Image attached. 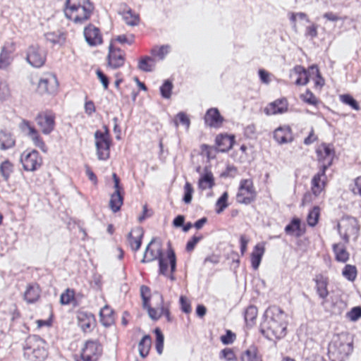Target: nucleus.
Returning <instances> with one entry per match:
<instances>
[{
  "label": "nucleus",
  "mask_w": 361,
  "mask_h": 361,
  "mask_svg": "<svg viewBox=\"0 0 361 361\" xmlns=\"http://www.w3.org/2000/svg\"><path fill=\"white\" fill-rule=\"evenodd\" d=\"M25 355L31 361H42L47 356V343L37 336H29L24 347Z\"/></svg>",
  "instance_id": "3"
},
{
  "label": "nucleus",
  "mask_w": 361,
  "mask_h": 361,
  "mask_svg": "<svg viewBox=\"0 0 361 361\" xmlns=\"http://www.w3.org/2000/svg\"><path fill=\"white\" fill-rule=\"evenodd\" d=\"M265 248L263 245L257 244L251 253V265L254 270H257L261 263L262 257L264 254Z\"/></svg>",
  "instance_id": "29"
},
{
  "label": "nucleus",
  "mask_w": 361,
  "mask_h": 361,
  "mask_svg": "<svg viewBox=\"0 0 361 361\" xmlns=\"http://www.w3.org/2000/svg\"><path fill=\"white\" fill-rule=\"evenodd\" d=\"M152 345V338L150 336L145 335L142 337L140 341L138 343V350L140 355L142 357H147L149 354V352L151 349Z\"/></svg>",
  "instance_id": "36"
},
{
  "label": "nucleus",
  "mask_w": 361,
  "mask_h": 361,
  "mask_svg": "<svg viewBox=\"0 0 361 361\" xmlns=\"http://www.w3.org/2000/svg\"><path fill=\"white\" fill-rule=\"evenodd\" d=\"M168 245L166 258H164L162 252L159 251V274H162L171 281H174L176 280L174 273L176 271V256L174 250L171 247L170 242H169Z\"/></svg>",
  "instance_id": "6"
},
{
  "label": "nucleus",
  "mask_w": 361,
  "mask_h": 361,
  "mask_svg": "<svg viewBox=\"0 0 361 361\" xmlns=\"http://www.w3.org/2000/svg\"><path fill=\"white\" fill-rule=\"evenodd\" d=\"M300 98L304 102H305L308 104L317 106L319 103L318 99L308 89L306 90V92L304 94H302L300 95Z\"/></svg>",
  "instance_id": "51"
},
{
  "label": "nucleus",
  "mask_w": 361,
  "mask_h": 361,
  "mask_svg": "<svg viewBox=\"0 0 361 361\" xmlns=\"http://www.w3.org/2000/svg\"><path fill=\"white\" fill-rule=\"evenodd\" d=\"M140 296L142 300V307L147 310L149 316L154 320L157 319V310L151 307L149 301L152 297L150 288L145 285L140 286Z\"/></svg>",
  "instance_id": "21"
},
{
  "label": "nucleus",
  "mask_w": 361,
  "mask_h": 361,
  "mask_svg": "<svg viewBox=\"0 0 361 361\" xmlns=\"http://www.w3.org/2000/svg\"><path fill=\"white\" fill-rule=\"evenodd\" d=\"M332 250L335 255V259L337 262L345 263L348 261L350 253L347 251L343 244L335 243L332 245Z\"/></svg>",
  "instance_id": "30"
},
{
  "label": "nucleus",
  "mask_w": 361,
  "mask_h": 361,
  "mask_svg": "<svg viewBox=\"0 0 361 361\" xmlns=\"http://www.w3.org/2000/svg\"><path fill=\"white\" fill-rule=\"evenodd\" d=\"M228 192H224L221 195V196L217 200L216 203V206L217 207V208L216 209V212L217 214H221L228 207Z\"/></svg>",
  "instance_id": "50"
},
{
  "label": "nucleus",
  "mask_w": 361,
  "mask_h": 361,
  "mask_svg": "<svg viewBox=\"0 0 361 361\" xmlns=\"http://www.w3.org/2000/svg\"><path fill=\"white\" fill-rule=\"evenodd\" d=\"M75 300V291L73 289H66L60 296V303L67 305Z\"/></svg>",
  "instance_id": "41"
},
{
  "label": "nucleus",
  "mask_w": 361,
  "mask_h": 361,
  "mask_svg": "<svg viewBox=\"0 0 361 361\" xmlns=\"http://www.w3.org/2000/svg\"><path fill=\"white\" fill-rule=\"evenodd\" d=\"M274 138L280 145L291 142L294 139L292 130L288 126L276 128L274 132Z\"/></svg>",
  "instance_id": "22"
},
{
  "label": "nucleus",
  "mask_w": 361,
  "mask_h": 361,
  "mask_svg": "<svg viewBox=\"0 0 361 361\" xmlns=\"http://www.w3.org/2000/svg\"><path fill=\"white\" fill-rule=\"evenodd\" d=\"M288 106V101L286 98L278 99L270 103L264 109V112L267 115L283 114L287 111Z\"/></svg>",
  "instance_id": "25"
},
{
  "label": "nucleus",
  "mask_w": 361,
  "mask_h": 361,
  "mask_svg": "<svg viewBox=\"0 0 361 361\" xmlns=\"http://www.w3.org/2000/svg\"><path fill=\"white\" fill-rule=\"evenodd\" d=\"M319 207L317 206H315L313 207V209L310 211L308 215H307V224L310 226H314L317 223L319 220Z\"/></svg>",
  "instance_id": "48"
},
{
  "label": "nucleus",
  "mask_w": 361,
  "mask_h": 361,
  "mask_svg": "<svg viewBox=\"0 0 361 361\" xmlns=\"http://www.w3.org/2000/svg\"><path fill=\"white\" fill-rule=\"evenodd\" d=\"M94 6L90 0H66L63 12L66 18L76 24L90 19Z\"/></svg>",
  "instance_id": "2"
},
{
  "label": "nucleus",
  "mask_w": 361,
  "mask_h": 361,
  "mask_svg": "<svg viewBox=\"0 0 361 361\" xmlns=\"http://www.w3.org/2000/svg\"><path fill=\"white\" fill-rule=\"evenodd\" d=\"M313 281L315 283L314 288L319 298L326 300L329 295L328 290L329 278L322 274H317L314 276Z\"/></svg>",
  "instance_id": "18"
},
{
  "label": "nucleus",
  "mask_w": 361,
  "mask_h": 361,
  "mask_svg": "<svg viewBox=\"0 0 361 361\" xmlns=\"http://www.w3.org/2000/svg\"><path fill=\"white\" fill-rule=\"evenodd\" d=\"M355 195L361 196V176L355 179V185L352 189Z\"/></svg>",
  "instance_id": "64"
},
{
  "label": "nucleus",
  "mask_w": 361,
  "mask_h": 361,
  "mask_svg": "<svg viewBox=\"0 0 361 361\" xmlns=\"http://www.w3.org/2000/svg\"><path fill=\"white\" fill-rule=\"evenodd\" d=\"M157 50L153 48L151 50L152 56H144L140 58L137 62V68L144 72H150L154 69L156 66V56L157 55Z\"/></svg>",
  "instance_id": "23"
},
{
  "label": "nucleus",
  "mask_w": 361,
  "mask_h": 361,
  "mask_svg": "<svg viewBox=\"0 0 361 361\" xmlns=\"http://www.w3.org/2000/svg\"><path fill=\"white\" fill-rule=\"evenodd\" d=\"M180 305L183 312L188 314L191 312L190 303L185 296L181 295L180 297Z\"/></svg>",
  "instance_id": "60"
},
{
  "label": "nucleus",
  "mask_w": 361,
  "mask_h": 361,
  "mask_svg": "<svg viewBox=\"0 0 361 361\" xmlns=\"http://www.w3.org/2000/svg\"><path fill=\"white\" fill-rule=\"evenodd\" d=\"M124 192L114 191L110 196L109 207L110 209L116 213L119 212L123 204Z\"/></svg>",
  "instance_id": "28"
},
{
  "label": "nucleus",
  "mask_w": 361,
  "mask_h": 361,
  "mask_svg": "<svg viewBox=\"0 0 361 361\" xmlns=\"http://www.w3.org/2000/svg\"><path fill=\"white\" fill-rule=\"evenodd\" d=\"M15 145V140L11 134L1 132L0 133V149H7Z\"/></svg>",
  "instance_id": "40"
},
{
  "label": "nucleus",
  "mask_w": 361,
  "mask_h": 361,
  "mask_svg": "<svg viewBox=\"0 0 361 361\" xmlns=\"http://www.w3.org/2000/svg\"><path fill=\"white\" fill-rule=\"evenodd\" d=\"M77 324L84 333H90L97 326V320L93 314L84 310L76 312Z\"/></svg>",
  "instance_id": "14"
},
{
  "label": "nucleus",
  "mask_w": 361,
  "mask_h": 361,
  "mask_svg": "<svg viewBox=\"0 0 361 361\" xmlns=\"http://www.w3.org/2000/svg\"><path fill=\"white\" fill-rule=\"evenodd\" d=\"M339 97L340 100L343 104L350 106L353 109L356 111H359L360 109L358 102L350 94H341Z\"/></svg>",
  "instance_id": "47"
},
{
  "label": "nucleus",
  "mask_w": 361,
  "mask_h": 361,
  "mask_svg": "<svg viewBox=\"0 0 361 361\" xmlns=\"http://www.w3.org/2000/svg\"><path fill=\"white\" fill-rule=\"evenodd\" d=\"M194 192L192 185L189 182H186L184 185V195L183 201L185 204H190L192 201V193Z\"/></svg>",
  "instance_id": "52"
},
{
  "label": "nucleus",
  "mask_w": 361,
  "mask_h": 361,
  "mask_svg": "<svg viewBox=\"0 0 361 361\" xmlns=\"http://www.w3.org/2000/svg\"><path fill=\"white\" fill-rule=\"evenodd\" d=\"M338 233L345 244L348 243L351 237L357 239L359 235V226L355 218L348 216L343 218L337 225Z\"/></svg>",
  "instance_id": "7"
},
{
  "label": "nucleus",
  "mask_w": 361,
  "mask_h": 361,
  "mask_svg": "<svg viewBox=\"0 0 361 361\" xmlns=\"http://www.w3.org/2000/svg\"><path fill=\"white\" fill-rule=\"evenodd\" d=\"M11 95L9 85L0 80V99L4 100Z\"/></svg>",
  "instance_id": "56"
},
{
  "label": "nucleus",
  "mask_w": 361,
  "mask_h": 361,
  "mask_svg": "<svg viewBox=\"0 0 361 361\" xmlns=\"http://www.w3.org/2000/svg\"><path fill=\"white\" fill-rule=\"evenodd\" d=\"M59 85L56 75L53 73L47 72L39 80L36 92L40 95H55L58 92Z\"/></svg>",
  "instance_id": "8"
},
{
  "label": "nucleus",
  "mask_w": 361,
  "mask_h": 361,
  "mask_svg": "<svg viewBox=\"0 0 361 361\" xmlns=\"http://www.w3.org/2000/svg\"><path fill=\"white\" fill-rule=\"evenodd\" d=\"M256 134V126L255 124H250L244 128V135L250 139L253 138Z\"/></svg>",
  "instance_id": "62"
},
{
  "label": "nucleus",
  "mask_w": 361,
  "mask_h": 361,
  "mask_svg": "<svg viewBox=\"0 0 361 361\" xmlns=\"http://www.w3.org/2000/svg\"><path fill=\"white\" fill-rule=\"evenodd\" d=\"M221 357L226 359L228 361H231L235 359V354L231 348H224L221 351Z\"/></svg>",
  "instance_id": "63"
},
{
  "label": "nucleus",
  "mask_w": 361,
  "mask_h": 361,
  "mask_svg": "<svg viewBox=\"0 0 361 361\" xmlns=\"http://www.w3.org/2000/svg\"><path fill=\"white\" fill-rule=\"evenodd\" d=\"M204 120L207 126L218 128L222 126L224 118L217 108H210L207 111Z\"/></svg>",
  "instance_id": "19"
},
{
  "label": "nucleus",
  "mask_w": 361,
  "mask_h": 361,
  "mask_svg": "<svg viewBox=\"0 0 361 361\" xmlns=\"http://www.w3.org/2000/svg\"><path fill=\"white\" fill-rule=\"evenodd\" d=\"M103 128V131L98 130L94 133V140L97 157L99 160L105 161L110 157L112 139L108 127L104 126Z\"/></svg>",
  "instance_id": "5"
},
{
  "label": "nucleus",
  "mask_w": 361,
  "mask_h": 361,
  "mask_svg": "<svg viewBox=\"0 0 361 361\" xmlns=\"http://www.w3.org/2000/svg\"><path fill=\"white\" fill-rule=\"evenodd\" d=\"M123 18L126 23L129 25H137L140 22L139 15L134 13L132 10H128L123 13Z\"/></svg>",
  "instance_id": "43"
},
{
  "label": "nucleus",
  "mask_w": 361,
  "mask_h": 361,
  "mask_svg": "<svg viewBox=\"0 0 361 361\" xmlns=\"http://www.w3.org/2000/svg\"><path fill=\"white\" fill-rule=\"evenodd\" d=\"M238 172V169L234 166H228L226 170L221 173V176L223 178H234Z\"/></svg>",
  "instance_id": "61"
},
{
  "label": "nucleus",
  "mask_w": 361,
  "mask_h": 361,
  "mask_svg": "<svg viewBox=\"0 0 361 361\" xmlns=\"http://www.w3.org/2000/svg\"><path fill=\"white\" fill-rule=\"evenodd\" d=\"M342 274L346 279L353 282L357 277V269L354 265L346 264L343 269Z\"/></svg>",
  "instance_id": "45"
},
{
  "label": "nucleus",
  "mask_w": 361,
  "mask_h": 361,
  "mask_svg": "<svg viewBox=\"0 0 361 361\" xmlns=\"http://www.w3.org/2000/svg\"><path fill=\"white\" fill-rule=\"evenodd\" d=\"M20 162L25 171H35L43 164V158L36 149L25 150L20 156Z\"/></svg>",
  "instance_id": "11"
},
{
  "label": "nucleus",
  "mask_w": 361,
  "mask_h": 361,
  "mask_svg": "<svg viewBox=\"0 0 361 361\" xmlns=\"http://www.w3.org/2000/svg\"><path fill=\"white\" fill-rule=\"evenodd\" d=\"M234 137L219 135L216 137V144L219 147V151L224 152L228 151L233 146Z\"/></svg>",
  "instance_id": "32"
},
{
  "label": "nucleus",
  "mask_w": 361,
  "mask_h": 361,
  "mask_svg": "<svg viewBox=\"0 0 361 361\" xmlns=\"http://www.w3.org/2000/svg\"><path fill=\"white\" fill-rule=\"evenodd\" d=\"M42 292V288L38 283L30 282L25 286L23 298L27 304H35L41 299Z\"/></svg>",
  "instance_id": "17"
},
{
  "label": "nucleus",
  "mask_w": 361,
  "mask_h": 361,
  "mask_svg": "<svg viewBox=\"0 0 361 361\" xmlns=\"http://www.w3.org/2000/svg\"><path fill=\"white\" fill-rule=\"evenodd\" d=\"M214 185V179L213 174L211 171H207L202 175L198 181L199 188L205 190L207 188H212Z\"/></svg>",
  "instance_id": "37"
},
{
  "label": "nucleus",
  "mask_w": 361,
  "mask_h": 361,
  "mask_svg": "<svg viewBox=\"0 0 361 361\" xmlns=\"http://www.w3.org/2000/svg\"><path fill=\"white\" fill-rule=\"evenodd\" d=\"M286 313L279 307H269L265 311L260 324V333L269 340L282 338L286 334Z\"/></svg>",
  "instance_id": "1"
},
{
  "label": "nucleus",
  "mask_w": 361,
  "mask_h": 361,
  "mask_svg": "<svg viewBox=\"0 0 361 361\" xmlns=\"http://www.w3.org/2000/svg\"><path fill=\"white\" fill-rule=\"evenodd\" d=\"M326 180V176L324 171L322 173L321 171H319L318 173L313 176L311 180V190L315 197L319 196L324 190Z\"/></svg>",
  "instance_id": "26"
},
{
  "label": "nucleus",
  "mask_w": 361,
  "mask_h": 361,
  "mask_svg": "<svg viewBox=\"0 0 361 361\" xmlns=\"http://www.w3.org/2000/svg\"><path fill=\"white\" fill-rule=\"evenodd\" d=\"M285 232L287 235L300 237L303 234L301 229V221L298 218H293L291 221L285 227Z\"/></svg>",
  "instance_id": "31"
},
{
  "label": "nucleus",
  "mask_w": 361,
  "mask_h": 361,
  "mask_svg": "<svg viewBox=\"0 0 361 361\" xmlns=\"http://www.w3.org/2000/svg\"><path fill=\"white\" fill-rule=\"evenodd\" d=\"M53 310L51 307L48 308V317L45 319H37L35 324L37 329H40L44 327H51L53 324Z\"/></svg>",
  "instance_id": "44"
},
{
  "label": "nucleus",
  "mask_w": 361,
  "mask_h": 361,
  "mask_svg": "<svg viewBox=\"0 0 361 361\" xmlns=\"http://www.w3.org/2000/svg\"><path fill=\"white\" fill-rule=\"evenodd\" d=\"M203 238L202 235L199 236L193 235L190 240L188 241L185 247L187 252H192L195 245Z\"/></svg>",
  "instance_id": "58"
},
{
  "label": "nucleus",
  "mask_w": 361,
  "mask_h": 361,
  "mask_svg": "<svg viewBox=\"0 0 361 361\" xmlns=\"http://www.w3.org/2000/svg\"><path fill=\"white\" fill-rule=\"evenodd\" d=\"M83 35L87 43L91 47H97L103 43V36L100 29L93 24L85 27Z\"/></svg>",
  "instance_id": "16"
},
{
  "label": "nucleus",
  "mask_w": 361,
  "mask_h": 361,
  "mask_svg": "<svg viewBox=\"0 0 361 361\" xmlns=\"http://www.w3.org/2000/svg\"><path fill=\"white\" fill-rule=\"evenodd\" d=\"M310 71L312 74H315L317 76V80L314 82V86L316 87H322L324 85V80L321 76L319 70L316 65H312L310 67Z\"/></svg>",
  "instance_id": "54"
},
{
  "label": "nucleus",
  "mask_w": 361,
  "mask_h": 361,
  "mask_svg": "<svg viewBox=\"0 0 361 361\" xmlns=\"http://www.w3.org/2000/svg\"><path fill=\"white\" fill-rule=\"evenodd\" d=\"M16 44L14 42L7 43L3 46L0 52V56L6 59L8 63H11V55L15 51Z\"/></svg>",
  "instance_id": "42"
},
{
  "label": "nucleus",
  "mask_w": 361,
  "mask_h": 361,
  "mask_svg": "<svg viewBox=\"0 0 361 361\" xmlns=\"http://www.w3.org/2000/svg\"><path fill=\"white\" fill-rule=\"evenodd\" d=\"M157 259H158V246L155 240H152L146 248L142 261L149 262Z\"/></svg>",
  "instance_id": "33"
},
{
  "label": "nucleus",
  "mask_w": 361,
  "mask_h": 361,
  "mask_svg": "<svg viewBox=\"0 0 361 361\" xmlns=\"http://www.w3.org/2000/svg\"><path fill=\"white\" fill-rule=\"evenodd\" d=\"M257 197L253 181L251 179H242L240 182L236 200L240 204L245 205L255 202Z\"/></svg>",
  "instance_id": "9"
},
{
  "label": "nucleus",
  "mask_w": 361,
  "mask_h": 361,
  "mask_svg": "<svg viewBox=\"0 0 361 361\" xmlns=\"http://www.w3.org/2000/svg\"><path fill=\"white\" fill-rule=\"evenodd\" d=\"M23 123L28 129V136L32 140L34 145L40 149L42 152H47V147L38 130L35 127L32 126L28 121H23Z\"/></svg>",
  "instance_id": "24"
},
{
  "label": "nucleus",
  "mask_w": 361,
  "mask_h": 361,
  "mask_svg": "<svg viewBox=\"0 0 361 361\" xmlns=\"http://www.w3.org/2000/svg\"><path fill=\"white\" fill-rule=\"evenodd\" d=\"M236 336L231 330H227L225 335L221 336V341L224 345H229L234 342Z\"/></svg>",
  "instance_id": "57"
},
{
  "label": "nucleus",
  "mask_w": 361,
  "mask_h": 361,
  "mask_svg": "<svg viewBox=\"0 0 361 361\" xmlns=\"http://www.w3.org/2000/svg\"><path fill=\"white\" fill-rule=\"evenodd\" d=\"M103 354V345L98 339H87L80 346L75 361H99Z\"/></svg>",
  "instance_id": "4"
},
{
  "label": "nucleus",
  "mask_w": 361,
  "mask_h": 361,
  "mask_svg": "<svg viewBox=\"0 0 361 361\" xmlns=\"http://www.w3.org/2000/svg\"><path fill=\"white\" fill-rule=\"evenodd\" d=\"M153 214V211L152 209L148 208V206L145 204L142 207V212L141 214H140L137 217V220L139 222H142L146 219L149 218Z\"/></svg>",
  "instance_id": "59"
},
{
  "label": "nucleus",
  "mask_w": 361,
  "mask_h": 361,
  "mask_svg": "<svg viewBox=\"0 0 361 361\" xmlns=\"http://www.w3.org/2000/svg\"><path fill=\"white\" fill-rule=\"evenodd\" d=\"M26 59L32 66L40 68L46 62V54L39 46L31 45L27 49Z\"/></svg>",
  "instance_id": "15"
},
{
  "label": "nucleus",
  "mask_w": 361,
  "mask_h": 361,
  "mask_svg": "<svg viewBox=\"0 0 361 361\" xmlns=\"http://www.w3.org/2000/svg\"><path fill=\"white\" fill-rule=\"evenodd\" d=\"M114 43V44H116V42H118L120 44H127L128 45H131L134 44L135 42V36L133 35H118L113 39H111V42Z\"/></svg>",
  "instance_id": "46"
},
{
  "label": "nucleus",
  "mask_w": 361,
  "mask_h": 361,
  "mask_svg": "<svg viewBox=\"0 0 361 361\" xmlns=\"http://www.w3.org/2000/svg\"><path fill=\"white\" fill-rule=\"evenodd\" d=\"M14 166L9 160H5L0 164V173L4 180L8 181L13 172Z\"/></svg>",
  "instance_id": "39"
},
{
  "label": "nucleus",
  "mask_w": 361,
  "mask_h": 361,
  "mask_svg": "<svg viewBox=\"0 0 361 361\" xmlns=\"http://www.w3.org/2000/svg\"><path fill=\"white\" fill-rule=\"evenodd\" d=\"M241 361H262L256 346L251 345L241 356Z\"/></svg>",
  "instance_id": "35"
},
{
  "label": "nucleus",
  "mask_w": 361,
  "mask_h": 361,
  "mask_svg": "<svg viewBox=\"0 0 361 361\" xmlns=\"http://www.w3.org/2000/svg\"><path fill=\"white\" fill-rule=\"evenodd\" d=\"M173 87V85L171 80H165L163 85L159 87V92L161 96L165 99L170 98Z\"/></svg>",
  "instance_id": "49"
},
{
  "label": "nucleus",
  "mask_w": 361,
  "mask_h": 361,
  "mask_svg": "<svg viewBox=\"0 0 361 361\" xmlns=\"http://www.w3.org/2000/svg\"><path fill=\"white\" fill-rule=\"evenodd\" d=\"M96 75L102 83L104 89L106 90H108L109 85V80L108 76L100 68L97 69Z\"/></svg>",
  "instance_id": "55"
},
{
  "label": "nucleus",
  "mask_w": 361,
  "mask_h": 361,
  "mask_svg": "<svg viewBox=\"0 0 361 361\" xmlns=\"http://www.w3.org/2000/svg\"><path fill=\"white\" fill-rule=\"evenodd\" d=\"M144 235L142 228L137 226L133 228L127 235V242L132 250L137 251L142 244V239Z\"/></svg>",
  "instance_id": "20"
},
{
  "label": "nucleus",
  "mask_w": 361,
  "mask_h": 361,
  "mask_svg": "<svg viewBox=\"0 0 361 361\" xmlns=\"http://www.w3.org/2000/svg\"><path fill=\"white\" fill-rule=\"evenodd\" d=\"M99 318L104 326H110L115 323L116 314L110 306L105 305L100 310Z\"/></svg>",
  "instance_id": "27"
},
{
  "label": "nucleus",
  "mask_w": 361,
  "mask_h": 361,
  "mask_svg": "<svg viewBox=\"0 0 361 361\" xmlns=\"http://www.w3.org/2000/svg\"><path fill=\"white\" fill-rule=\"evenodd\" d=\"M126 61V55L124 50L110 42L106 56V67L113 70L118 69L124 66Z\"/></svg>",
  "instance_id": "10"
},
{
  "label": "nucleus",
  "mask_w": 361,
  "mask_h": 361,
  "mask_svg": "<svg viewBox=\"0 0 361 361\" xmlns=\"http://www.w3.org/2000/svg\"><path fill=\"white\" fill-rule=\"evenodd\" d=\"M35 121L44 135H49L56 127V114L51 110L42 111L37 115Z\"/></svg>",
  "instance_id": "12"
},
{
  "label": "nucleus",
  "mask_w": 361,
  "mask_h": 361,
  "mask_svg": "<svg viewBox=\"0 0 361 361\" xmlns=\"http://www.w3.org/2000/svg\"><path fill=\"white\" fill-rule=\"evenodd\" d=\"M293 72L298 76L295 82V85H305L308 82L309 78L307 71L304 67L302 66H296L293 68Z\"/></svg>",
  "instance_id": "38"
},
{
  "label": "nucleus",
  "mask_w": 361,
  "mask_h": 361,
  "mask_svg": "<svg viewBox=\"0 0 361 361\" xmlns=\"http://www.w3.org/2000/svg\"><path fill=\"white\" fill-rule=\"evenodd\" d=\"M258 310L255 305H249L244 312V319L246 326L252 328L255 324Z\"/></svg>",
  "instance_id": "34"
},
{
  "label": "nucleus",
  "mask_w": 361,
  "mask_h": 361,
  "mask_svg": "<svg viewBox=\"0 0 361 361\" xmlns=\"http://www.w3.org/2000/svg\"><path fill=\"white\" fill-rule=\"evenodd\" d=\"M346 317L351 322H356L361 318V307L356 306L353 307L346 313Z\"/></svg>",
  "instance_id": "53"
},
{
  "label": "nucleus",
  "mask_w": 361,
  "mask_h": 361,
  "mask_svg": "<svg viewBox=\"0 0 361 361\" xmlns=\"http://www.w3.org/2000/svg\"><path fill=\"white\" fill-rule=\"evenodd\" d=\"M316 154L317 160L321 163L319 171L321 173L326 171L331 166L335 156V151L333 146L330 144L322 143L317 149Z\"/></svg>",
  "instance_id": "13"
}]
</instances>
